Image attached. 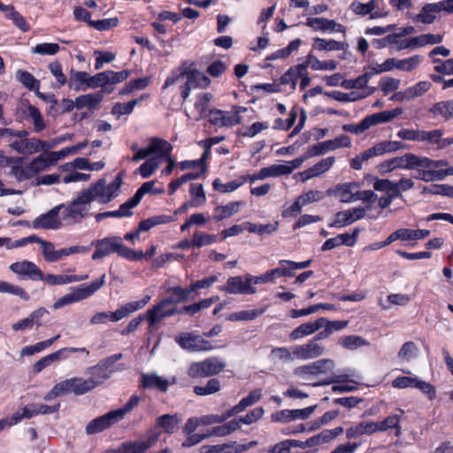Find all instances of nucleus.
<instances>
[{"label": "nucleus", "mask_w": 453, "mask_h": 453, "mask_svg": "<svg viewBox=\"0 0 453 453\" xmlns=\"http://www.w3.org/2000/svg\"><path fill=\"white\" fill-rule=\"evenodd\" d=\"M122 184L120 175L110 184L104 179L98 180L88 188L78 193L76 198L62 207L61 219L65 225H73L81 222L89 215L90 204L94 201L100 203H108L118 196V191Z\"/></svg>", "instance_id": "nucleus-1"}, {"label": "nucleus", "mask_w": 453, "mask_h": 453, "mask_svg": "<svg viewBox=\"0 0 453 453\" xmlns=\"http://www.w3.org/2000/svg\"><path fill=\"white\" fill-rule=\"evenodd\" d=\"M96 246V251L92 255L93 260L103 258L111 253H117L122 257L137 261L142 258V251H135L125 246L119 237H107L91 242Z\"/></svg>", "instance_id": "nucleus-2"}, {"label": "nucleus", "mask_w": 453, "mask_h": 453, "mask_svg": "<svg viewBox=\"0 0 453 453\" xmlns=\"http://www.w3.org/2000/svg\"><path fill=\"white\" fill-rule=\"evenodd\" d=\"M179 71V73H172L165 80L163 87L164 88H166L175 84L177 81H179L181 78L184 77L187 78L186 84L192 89L196 88H205L211 83V80L205 74L199 72L198 70H188V67L182 65Z\"/></svg>", "instance_id": "nucleus-3"}, {"label": "nucleus", "mask_w": 453, "mask_h": 453, "mask_svg": "<svg viewBox=\"0 0 453 453\" xmlns=\"http://www.w3.org/2000/svg\"><path fill=\"white\" fill-rule=\"evenodd\" d=\"M225 367L226 363L214 357L191 364L188 374L193 379L205 378L219 373Z\"/></svg>", "instance_id": "nucleus-4"}, {"label": "nucleus", "mask_w": 453, "mask_h": 453, "mask_svg": "<svg viewBox=\"0 0 453 453\" xmlns=\"http://www.w3.org/2000/svg\"><path fill=\"white\" fill-rule=\"evenodd\" d=\"M250 111L252 109L242 106H234L231 111L212 110L210 111V121L218 127H231L242 121V113Z\"/></svg>", "instance_id": "nucleus-5"}, {"label": "nucleus", "mask_w": 453, "mask_h": 453, "mask_svg": "<svg viewBox=\"0 0 453 453\" xmlns=\"http://www.w3.org/2000/svg\"><path fill=\"white\" fill-rule=\"evenodd\" d=\"M334 367V362L332 359H319L316 362L297 367L294 373L303 380H307V376H317L326 374Z\"/></svg>", "instance_id": "nucleus-6"}, {"label": "nucleus", "mask_w": 453, "mask_h": 453, "mask_svg": "<svg viewBox=\"0 0 453 453\" xmlns=\"http://www.w3.org/2000/svg\"><path fill=\"white\" fill-rule=\"evenodd\" d=\"M350 146V138L348 135L342 134L335 139L324 141L312 145L309 148V156L317 157L330 150H334L340 148H349Z\"/></svg>", "instance_id": "nucleus-7"}, {"label": "nucleus", "mask_w": 453, "mask_h": 453, "mask_svg": "<svg viewBox=\"0 0 453 453\" xmlns=\"http://www.w3.org/2000/svg\"><path fill=\"white\" fill-rule=\"evenodd\" d=\"M175 341L182 349L189 351H202L211 349L209 342L191 333H180L176 336Z\"/></svg>", "instance_id": "nucleus-8"}, {"label": "nucleus", "mask_w": 453, "mask_h": 453, "mask_svg": "<svg viewBox=\"0 0 453 453\" xmlns=\"http://www.w3.org/2000/svg\"><path fill=\"white\" fill-rule=\"evenodd\" d=\"M382 173L391 172L396 168L415 169L417 168V155L406 153L400 157L386 160L379 165Z\"/></svg>", "instance_id": "nucleus-9"}, {"label": "nucleus", "mask_w": 453, "mask_h": 453, "mask_svg": "<svg viewBox=\"0 0 453 453\" xmlns=\"http://www.w3.org/2000/svg\"><path fill=\"white\" fill-rule=\"evenodd\" d=\"M325 347L315 341L302 345H296L292 349L293 357L300 360L313 359L322 356Z\"/></svg>", "instance_id": "nucleus-10"}, {"label": "nucleus", "mask_w": 453, "mask_h": 453, "mask_svg": "<svg viewBox=\"0 0 453 453\" xmlns=\"http://www.w3.org/2000/svg\"><path fill=\"white\" fill-rule=\"evenodd\" d=\"M119 421H120V419L115 411H111L89 421L86 426L85 431L88 434H98L108 429Z\"/></svg>", "instance_id": "nucleus-11"}, {"label": "nucleus", "mask_w": 453, "mask_h": 453, "mask_svg": "<svg viewBox=\"0 0 453 453\" xmlns=\"http://www.w3.org/2000/svg\"><path fill=\"white\" fill-rule=\"evenodd\" d=\"M359 188V184L356 181L340 183L327 189L328 196H334L342 203H352L357 201L356 191Z\"/></svg>", "instance_id": "nucleus-12"}, {"label": "nucleus", "mask_w": 453, "mask_h": 453, "mask_svg": "<svg viewBox=\"0 0 453 453\" xmlns=\"http://www.w3.org/2000/svg\"><path fill=\"white\" fill-rule=\"evenodd\" d=\"M64 207V204L55 206L53 209L49 211L45 214H42L35 218L32 222V226L35 229H58L61 226V222L58 219L60 210Z\"/></svg>", "instance_id": "nucleus-13"}, {"label": "nucleus", "mask_w": 453, "mask_h": 453, "mask_svg": "<svg viewBox=\"0 0 453 453\" xmlns=\"http://www.w3.org/2000/svg\"><path fill=\"white\" fill-rule=\"evenodd\" d=\"M400 149H405V146L400 142L384 141L375 144L373 147L365 150L359 156L364 162L368 161L373 157H378L388 152H393Z\"/></svg>", "instance_id": "nucleus-14"}, {"label": "nucleus", "mask_w": 453, "mask_h": 453, "mask_svg": "<svg viewBox=\"0 0 453 453\" xmlns=\"http://www.w3.org/2000/svg\"><path fill=\"white\" fill-rule=\"evenodd\" d=\"M89 383L85 382L82 378L74 377L56 384V390H58L60 395L68 393L81 395L88 392L87 386Z\"/></svg>", "instance_id": "nucleus-15"}, {"label": "nucleus", "mask_w": 453, "mask_h": 453, "mask_svg": "<svg viewBox=\"0 0 453 453\" xmlns=\"http://www.w3.org/2000/svg\"><path fill=\"white\" fill-rule=\"evenodd\" d=\"M10 269L12 273L21 276L22 278H28L33 280H42V273L36 266L35 264L30 261L16 262L10 265Z\"/></svg>", "instance_id": "nucleus-16"}, {"label": "nucleus", "mask_w": 453, "mask_h": 453, "mask_svg": "<svg viewBox=\"0 0 453 453\" xmlns=\"http://www.w3.org/2000/svg\"><path fill=\"white\" fill-rule=\"evenodd\" d=\"M86 373L91 375L88 379L84 380L85 382H90L89 385L87 386L89 392L103 384L104 380L111 378L113 371L106 370L97 363L96 365L88 367Z\"/></svg>", "instance_id": "nucleus-17"}, {"label": "nucleus", "mask_w": 453, "mask_h": 453, "mask_svg": "<svg viewBox=\"0 0 453 453\" xmlns=\"http://www.w3.org/2000/svg\"><path fill=\"white\" fill-rule=\"evenodd\" d=\"M251 282V276L230 277L224 290L230 294H250L253 292Z\"/></svg>", "instance_id": "nucleus-18"}, {"label": "nucleus", "mask_w": 453, "mask_h": 453, "mask_svg": "<svg viewBox=\"0 0 453 453\" xmlns=\"http://www.w3.org/2000/svg\"><path fill=\"white\" fill-rule=\"evenodd\" d=\"M112 89H101L100 91L81 95L75 99V108L78 110L87 108L88 110L96 109L104 99V94L111 93Z\"/></svg>", "instance_id": "nucleus-19"}, {"label": "nucleus", "mask_w": 453, "mask_h": 453, "mask_svg": "<svg viewBox=\"0 0 453 453\" xmlns=\"http://www.w3.org/2000/svg\"><path fill=\"white\" fill-rule=\"evenodd\" d=\"M42 141L37 138L20 139L9 143V146L19 154H34L43 151Z\"/></svg>", "instance_id": "nucleus-20"}, {"label": "nucleus", "mask_w": 453, "mask_h": 453, "mask_svg": "<svg viewBox=\"0 0 453 453\" xmlns=\"http://www.w3.org/2000/svg\"><path fill=\"white\" fill-rule=\"evenodd\" d=\"M169 303H163V300L160 301L153 308L148 310L147 319L150 322V326L160 322L164 318L171 317L176 314L177 307L168 308Z\"/></svg>", "instance_id": "nucleus-21"}, {"label": "nucleus", "mask_w": 453, "mask_h": 453, "mask_svg": "<svg viewBox=\"0 0 453 453\" xmlns=\"http://www.w3.org/2000/svg\"><path fill=\"white\" fill-rule=\"evenodd\" d=\"M323 323H325V318H319L314 322L303 323L290 333L289 338L291 341H297L304 336L311 335L322 328Z\"/></svg>", "instance_id": "nucleus-22"}, {"label": "nucleus", "mask_w": 453, "mask_h": 453, "mask_svg": "<svg viewBox=\"0 0 453 453\" xmlns=\"http://www.w3.org/2000/svg\"><path fill=\"white\" fill-rule=\"evenodd\" d=\"M169 294L168 296L163 299V303H169L173 307L180 303H184L190 298V290L188 288H182L180 287H171L166 290Z\"/></svg>", "instance_id": "nucleus-23"}, {"label": "nucleus", "mask_w": 453, "mask_h": 453, "mask_svg": "<svg viewBox=\"0 0 453 453\" xmlns=\"http://www.w3.org/2000/svg\"><path fill=\"white\" fill-rule=\"evenodd\" d=\"M306 26L315 30L322 31L332 30L335 32H344L345 30L342 25L325 18H309L306 21Z\"/></svg>", "instance_id": "nucleus-24"}, {"label": "nucleus", "mask_w": 453, "mask_h": 453, "mask_svg": "<svg viewBox=\"0 0 453 453\" xmlns=\"http://www.w3.org/2000/svg\"><path fill=\"white\" fill-rule=\"evenodd\" d=\"M105 283V274L101 279L96 280L89 284H82L73 292L77 301L80 302L95 294Z\"/></svg>", "instance_id": "nucleus-25"}, {"label": "nucleus", "mask_w": 453, "mask_h": 453, "mask_svg": "<svg viewBox=\"0 0 453 453\" xmlns=\"http://www.w3.org/2000/svg\"><path fill=\"white\" fill-rule=\"evenodd\" d=\"M88 79L89 74L88 73L72 70L70 73L68 86L74 91H84L88 88Z\"/></svg>", "instance_id": "nucleus-26"}, {"label": "nucleus", "mask_w": 453, "mask_h": 453, "mask_svg": "<svg viewBox=\"0 0 453 453\" xmlns=\"http://www.w3.org/2000/svg\"><path fill=\"white\" fill-rule=\"evenodd\" d=\"M19 111L24 118L31 119L36 132H41L45 128L46 125L43 118L36 107L33 105L23 106Z\"/></svg>", "instance_id": "nucleus-27"}, {"label": "nucleus", "mask_w": 453, "mask_h": 453, "mask_svg": "<svg viewBox=\"0 0 453 453\" xmlns=\"http://www.w3.org/2000/svg\"><path fill=\"white\" fill-rule=\"evenodd\" d=\"M441 12L438 3L426 4L420 12L415 16L414 20L423 24H433L436 18L435 14Z\"/></svg>", "instance_id": "nucleus-28"}, {"label": "nucleus", "mask_w": 453, "mask_h": 453, "mask_svg": "<svg viewBox=\"0 0 453 453\" xmlns=\"http://www.w3.org/2000/svg\"><path fill=\"white\" fill-rule=\"evenodd\" d=\"M142 385L144 388H157L165 392L168 389L169 382L157 373H146L142 375Z\"/></svg>", "instance_id": "nucleus-29"}, {"label": "nucleus", "mask_w": 453, "mask_h": 453, "mask_svg": "<svg viewBox=\"0 0 453 453\" xmlns=\"http://www.w3.org/2000/svg\"><path fill=\"white\" fill-rule=\"evenodd\" d=\"M247 180H250L251 182L255 180V175H249L247 177H242L240 180H231L226 183H222L219 179L214 180L212 186L213 188L221 193H229L237 189L240 186L242 185Z\"/></svg>", "instance_id": "nucleus-30"}, {"label": "nucleus", "mask_w": 453, "mask_h": 453, "mask_svg": "<svg viewBox=\"0 0 453 453\" xmlns=\"http://www.w3.org/2000/svg\"><path fill=\"white\" fill-rule=\"evenodd\" d=\"M291 173L292 170L285 165H273L269 167L262 168L258 173H257V180H264L268 177L288 175Z\"/></svg>", "instance_id": "nucleus-31"}, {"label": "nucleus", "mask_w": 453, "mask_h": 453, "mask_svg": "<svg viewBox=\"0 0 453 453\" xmlns=\"http://www.w3.org/2000/svg\"><path fill=\"white\" fill-rule=\"evenodd\" d=\"M148 149L151 155L158 153L159 157H165L169 156L173 147L167 141L164 139L152 137L150 140V145L148 146Z\"/></svg>", "instance_id": "nucleus-32"}, {"label": "nucleus", "mask_w": 453, "mask_h": 453, "mask_svg": "<svg viewBox=\"0 0 453 453\" xmlns=\"http://www.w3.org/2000/svg\"><path fill=\"white\" fill-rule=\"evenodd\" d=\"M180 420L176 415L165 414L157 418V425L168 434L175 433L179 428Z\"/></svg>", "instance_id": "nucleus-33"}, {"label": "nucleus", "mask_w": 453, "mask_h": 453, "mask_svg": "<svg viewBox=\"0 0 453 453\" xmlns=\"http://www.w3.org/2000/svg\"><path fill=\"white\" fill-rule=\"evenodd\" d=\"M173 221V219L169 215L162 214V215L153 216L147 219L142 220L139 223V231L146 232L157 226L167 224V223H170Z\"/></svg>", "instance_id": "nucleus-34"}, {"label": "nucleus", "mask_w": 453, "mask_h": 453, "mask_svg": "<svg viewBox=\"0 0 453 453\" xmlns=\"http://www.w3.org/2000/svg\"><path fill=\"white\" fill-rule=\"evenodd\" d=\"M306 65L303 64L297 65L288 69L287 73H285L281 78L280 81L282 84L291 83L292 88H295L296 86L297 80L299 76L303 75V72H305Z\"/></svg>", "instance_id": "nucleus-35"}, {"label": "nucleus", "mask_w": 453, "mask_h": 453, "mask_svg": "<svg viewBox=\"0 0 453 453\" xmlns=\"http://www.w3.org/2000/svg\"><path fill=\"white\" fill-rule=\"evenodd\" d=\"M307 67H311L313 70H329L333 71L335 70L337 67V64L334 60H326V61H320L316 57H314L311 54H309L307 56V59L305 63H303Z\"/></svg>", "instance_id": "nucleus-36"}, {"label": "nucleus", "mask_w": 453, "mask_h": 453, "mask_svg": "<svg viewBox=\"0 0 453 453\" xmlns=\"http://www.w3.org/2000/svg\"><path fill=\"white\" fill-rule=\"evenodd\" d=\"M373 188L377 191H383L388 194V196L395 198L398 196H401V193L398 192V189L396 188V183L393 182L389 180L377 179L375 182L373 183Z\"/></svg>", "instance_id": "nucleus-37"}, {"label": "nucleus", "mask_w": 453, "mask_h": 453, "mask_svg": "<svg viewBox=\"0 0 453 453\" xmlns=\"http://www.w3.org/2000/svg\"><path fill=\"white\" fill-rule=\"evenodd\" d=\"M375 126L372 115L366 116L360 123L345 124L342 126V130L356 134H360L368 130L370 127Z\"/></svg>", "instance_id": "nucleus-38"}, {"label": "nucleus", "mask_w": 453, "mask_h": 453, "mask_svg": "<svg viewBox=\"0 0 453 453\" xmlns=\"http://www.w3.org/2000/svg\"><path fill=\"white\" fill-rule=\"evenodd\" d=\"M50 165V158L48 155H39L37 157L34 158L29 164L27 165L28 170L30 171L32 176L34 177L37 173L45 171Z\"/></svg>", "instance_id": "nucleus-39"}, {"label": "nucleus", "mask_w": 453, "mask_h": 453, "mask_svg": "<svg viewBox=\"0 0 453 453\" xmlns=\"http://www.w3.org/2000/svg\"><path fill=\"white\" fill-rule=\"evenodd\" d=\"M419 349L414 342H406L400 349L397 357L401 361L410 362L418 356Z\"/></svg>", "instance_id": "nucleus-40"}, {"label": "nucleus", "mask_w": 453, "mask_h": 453, "mask_svg": "<svg viewBox=\"0 0 453 453\" xmlns=\"http://www.w3.org/2000/svg\"><path fill=\"white\" fill-rule=\"evenodd\" d=\"M338 343L347 349H357L362 346L369 345V342L358 335H347L339 339Z\"/></svg>", "instance_id": "nucleus-41"}, {"label": "nucleus", "mask_w": 453, "mask_h": 453, "mask_svg": "<svg viewBox=\"0 0 453 453\" xmlns=\"http://www.w3.org/2000/svg\"><path fill=\"white\" fill-rule=\"evenodd\" d=\"M239 209V203L232 202L226 205L216 207L213 214V219L220 221L224 219L229 218L234 215Z\"/></svg>", "instance_id": "nucleus-42"}, {"label": "nucleus", "mask_w": 453, "mask_h": 453, "mask_svg": "<svg viewBox=\"0 0 453 453\" xmlns=\"http://www.w3.org/2000/svg\"><path fill=\"white\" fill-rule=\"evenodd\" d=\"M372 425L370 422H360L354 426L349 427L346 431V437L348 439L356 438L363 434H372Z\"/></svg>", "instance_id": "nucleus-43"}, {"label": "nucleus", "mask_w": 453, "mask_h": 453, "mask_svg": "<svg viewBox=\"0 0 453 453\" xmlns=\"http://www.w3.org/2000/svg\"><path fill=\"white\" fill-rule=\"evenodd\" d=\"M8 8L5 9L6 17L12 20L13 23L23 32H27L29 30V25L26 21L25 18L18 12L13 6L7 5Z\"/></svg>", "instance_id": "nucleus-44"}, {"label": "nucleus", "mask_w": 453, "mask_h": 453, "mask_svg": "<svg viewBox=\"0 0 453 453\" xmlns=\"http://www.w3.org/2000/svg\"><path fill=\"white\" fill-rule=\"evenodd\" d=\"M220 390V382L218 379H211L205 386H196L194 392L196 395L203 396L215 394Z\"/></svg>", "instance_id": "nucleus-45"}, {"label": "nucleus", "mask_w": 453, "mask_h": 453, "mask_svg": "<svg viewBox=\"0 0 453 453\" xmlns=\"http://www.w3.org/2000/svg\"><path fill=\"white\" fill-rule=\"evenodd\" d=\"M301 39H296L292 41L286 48L279 50L266 58L267 60H275L279 58H286L292 52L298 50L301 45Z\"/></svg>", "instance_id": "nucleus-46"}, {"label": "nucleus", "mask_w": 453, "mask_h": 453, "mask_svg": "<svg viewBox=\"0 0 453 453\" xmlns=\"http://www.w3.org/2000/svg\"><path fill=\"white\" fill-rule=\"evenodd\" d=\"M431 111L435 115H441L446 119L453 118V99L435 104Z\"/></svg>", "instance_id": "nucleus-47"}, {"label": "nucleus", "mask_w": 453, "mask_h": 453, "mask_svg": "<svg viewBox=\"0 0 453 453\" xmlns=\"http://www.w3.org/2000/svg\"><path fill=\"white\" fill-rule=\"evenodd\" d=\"M16 79L29 90H37V88H39V81L27 71H17Z\"/></svg>", "instance_id": "nucleus-48"}, {"label": "nucleus", "mask_w": 453, "mask_h": 453, "mask_svg": "<svg viewBox=\"0 0 453 453\" xmlns=\"http://www.w3.org/2000/svg\"><path fill=\"white\" fill-rule=\"evenodd\" d=\"M62 357L66 358L67 357H62V351L58 350L56 352H53L50 355H47L41 359H39L33 366L34 371L35 372H40L42 371L45 367L50 365V364L60 360Z\"/></svg>", "instance_id": "nucleus-49"}, {"label": "nucleus", "mask_w": 453, "mask_h": 453, "mask_svg": "<svg viewBox=\"0 0 453 453\" xmlns=\"http://www.w3.org/2000/svg\"><path fill=\"white\" fill-rule=\"evenodd\" d=\"M108 71L98 73L94 76L89 75V82L88 84V87L90 88H96L98 87H102V89L107 88V89H112L114 90L113 87L108 86Z\"/></svg>", "instance_id": "nucleus-50"}, {"label": "nucleus", "mask_w": 453, "mask_h": 453, "mask_svg": "<svg viewBox=\"0 0 453 453\" xmlns=\"http://www.w3.org/2000/svg\"><path fill=\"white\" fill-rule=\"evenodd\" d=\"M204 173H205V169L203 168L199 173H186V174L180 176V178L176 179L175 180L172 181L169 184V194L173 195L181 185H183L184 183H186L189 180L198 179Z\"/></svg>", "instance_id": "nucleus-51"}, {"label": "nucleus", "mask_w": 453, "mask_h": 453, "mask_svg": "<svg viewBox=\"0 0 453 453\" xmlns=\"http://www.w3.org/2000/svg\"><path fill=\"white\" fill-rule=\"evenodd\" d=\"M449 162L447 160H432L426 157L417 156V168L438 170L442 166H447Z\"/></svg>", "instance_id": "nucleus-52"}, {"label": "nucleus", "mask_w": 453, "mask_h": 453, "mask_svg": "<svg viewBox=\"0 0 453 453\" xmlns=\"http://www.w3.org/2000/svg\"><path fill=\"white\" fill-rule=\"evenodd\" d=\"M217 239V236L214 234H209L203 232H196L192 238V247L193 248H202L203 246L212 244Z\"/></svg>", "instance_id": "nucleus-53"}, {"label": "nucleus", "mask_w": 453, "mask_h": 453, "mask_svg": "<svg viewBox=\"0 0 453 453\" xmlns=\"http://www.w3.org/2000/svg\"><path fill=\"white\" fill-rule=\"evenodd\" d=\"M0 293H9L19 296L21 299L29 300V295L20 287L12 285L7 281L0 280Z\"/></svg>", "instance_id": "nucleus-54"}, {"label": "nucleus", "mask_w": 453, "mask_h": 453, "mask_svg": "<svg viewBox=\"0 0 453 453\" xmlns=\"http://www.w3.org/2000/svg\"><path fill=\"white\" fill-rule=\"evenodd\" d=\"M59 337H60V335L58 334L49 340L40 342L35 345L27 346L22 349L21 353H22V355H27V356L34 355L35 353L40 352V351L43 350L45 348H48L50 345H52L53 342H56Z\"/></svg>", "instance_id": "nucleus-55"}, {"label": "nucleus", "mask_w": 453, "mask_h": 453, "mask_svg": "<svg viewBox=\"0 0 453 453\" xmlns=\"http://www.w3.org/2000/svg\"><path fill=\"white\" fill-rule=\"evenodd\" d=\"M423 58L419 55H415L405 59H398L397 68L398 70L411 72L416 69L422 62Z\"/></svg>", "instance_id": "nucleus-56"}, {"label": "nucleus", "mask_w": 453, "mask_h": 453, "mask_svg": "<svg viewBox=\"0 0 453 453\" xmlns=\"http://www.w3.org/2000/svg\"><path fill=\"white\" fill-rule=\"evenodd\" d=\"M403 113V109L395 108L392 111H384L377 113H373L372 119L374 120V124L378 125L380 123H387L391 121L394 118Z\"/></svg>", "instance_id": "nucleus-57"}, {"label": "nucleus", "mask_w": 453, "mask_h": 453, "mask_svg": "<svg viewBox=\"0 0 453 453\" xmlns=\"http://www.w3.org/2000/svg\"><path fill=\"white\" fill-rule=\"evenodd\" d=\"M254 401L255 392L252 391L247 397L242 399L238 404L226 411V417L229 418L230 417L243 411L248 406L252 405Z\"/></svg>", "instance_id": "nucleus-58"}, {"label": "nucleus", "mask_w": 453, "mask_h": 453, "mask_svg": "<svg viewBox=\"0 0 453 453\" xmlns=\"http://www.w3.org/2000/svg\"><path fill=\"white\" fill-rule=\"evenodd\" d=\"M43 244L42 255L46 261L56 262L64 257V254H62L64 249L56 250L54 245L50 242H44Z\"/></svg>", "instance_id": "nucleus-59"}, {"label": "nucleus", "mask_w": 453, "mask_h": 453, "mask_svg": "<svg viewBox=\"0 0 453 453\" xmlns=\"http://www.w3.org/2000/svg\"><path fill=\"white\" fill-rule=\"evenodd\" d=\"M443 36L441 35L424 34L419 36L413 37L416 47H423L427 44H437L442 42Z\"/></svg>", "instance_id": "nucleus-60"}, {"label": "nucleus", "mask_w": 453, "mask_h": 453, "mask_svg": "<svg viewBox=\"0 0 453 453\" xmlns=\"http://www.w3.org/2000/svg\"><path fill=\"white\" fill-rule=\"evenodd\" d=\"M431 86V82L424 81H419L414 86L406 88L409 99L411 100L416 97L421 96L423 94H425L430 89Z\"/></svg>", "instance_id": "nucleus-61"}, {"label": "nucleus", "mask_w": 453, "mask_h": 453, "mask_svg": "<svg viewBox=\"0 0 453 453\" xmlns=\"http://www.w3.org/2000/svg\"><path fill=\"white\" fill-rule=\"evenodd\" d=\"M353 223L351 214L348 210L337 212L334 215V219L329 224V227L341 228L349 226Z\"/></svg>", "instance_id": "nucleus-62"}, {"label": "nucleus", "mask_w": 453, "mask_h": 453, "mask_svg": "<svg viewBox=\"0 0 453 453\" xmlns=\"http://www.w3.org/2000/svg\"><path fill=\"white\" fill-rule=\"evenodd\" d=\"M136 311L132 303H127L126 304L118 308L115 311L110 312L111 321L117 322L122 319L127 317L129 314Z\"/></svg>", "instance_id": "nucleus-63"}, {"label": "nucleus", "mask_w": 453, "mask_h": 453, "mask_svg": "<svg viewBox=\"0 0 453 453\" xmlns=\"http://www.w3.org/2000/svg\"><path fill=\"white\" fill-rule=\"evenodd\" d=\"M434 63L438 64L434 66V71L444 75L453 74V58L445 61L440 58H434Z\"/></svg>", "instance_id": "nucleus-64"}]
</instances>
